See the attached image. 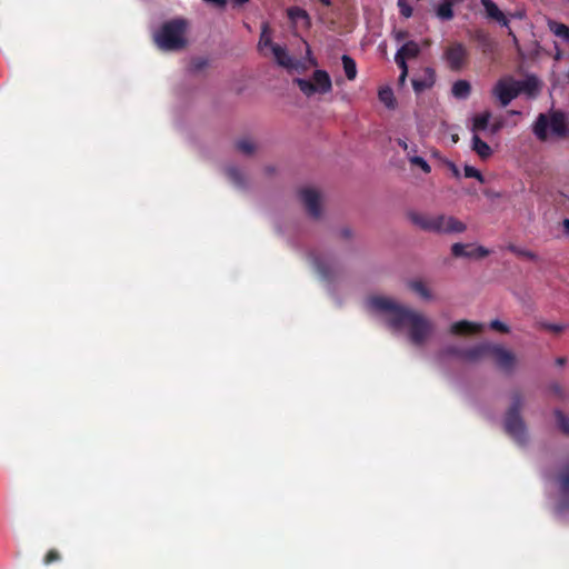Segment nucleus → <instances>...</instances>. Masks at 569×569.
<instances>
[{"label":"nucleus","mask_w":569,"mask_h":569,"mask_svg":"<svg viewBox=\"0 0 569 569\" xmlns=\"http://www.w3.org/2000/svg\"><path fill=\"white\" fill-rule=\"evenodd\" d=\"M563 232L569 236V219L566 218L562 220Z\"/></svg>","instance_id":"obj_48"},{"label":"nucleus","mask_w":569,"mask_h":569,"mask_svg":"<svg viewBox=\"0 0 569 569\" xmlns=\"http://www.w3.org/2000/svg\"><path fill=\"white\" fill-rule=\"evenodd\" d=\"M490 346L491 343H479L470 348H465V351H460L459 353L462 360L475 362L489 356Z\"/></svg>","instance_id":"obj_16"},{"label":"nucleus","mask_w":569,"mask_h":569,"mask_svg":"<svg viewBox=\"0 0 569 569\" xmlns=\"http://www.w3.org/2000/svg\"><path fill=\"white\" fill-rule=\"evenodd\" d=\"M537 327L540 328V329H543V330H548V331L555 332V333H560L565 329V326H562V325L550 323V322H547V321L538 322Z\"/></svg>","instance_id":"obj_34"},{"label":"nucleus","mask_w":569,"mask_h":569,"mask_svg":"<svg viewBox=\"0 0 569 569\" xmlns=\"http://www.w3.org/2000/svg\"><path fill=\"white\" fill-rule=\"evenodd\" d=\"M250 0H231L232 7L238 8L248 3Z\"/></svg>","instance_id":"obj_46"},{"label":"nucleus","mask_w":569,"mask_h":569,"mask_svg":"<svg viewBox=\"0 0 569 569\" xmlns=\"http://www.w3.org/2000/svg\"><path fill=\"white\" fill-rule=\"evenodd\" d=\"M549 30L557 37L563 39L569 43V27L565 23L555 20L548 21Z\"/></svg>","instance_id":"obj_25"},{"label":"nucleus","mask_w":569,"mask_h":569,"mask_svg":"<svg viewBox=\"0 0 569 569\" xmlns=\"http://www.w3.org/2000/svg\"><path fill=\"white\" fill-rule=\"evenodd\" d=\"M410 162L415 166L420 167L425 173H429L431 171V167L422 157L413 156L410 158Z\"/></svg>","instance_id":"obj_35"},{"label":"nucleus","mask_w":569,"mask_h":569,"mask_svg":"<svg viewBox=\"0 0 569 569\" xmlns=\"http://www.w3.org/2000/svg\"><path fill=\"white\" fill-rule=\"evenodd\" d=\"M399 7H400V12L403 17H406V18L411 17L412 9L409 6L402 3V0H399Z\"/></svg>","instance_id":"obj_42"},{"label":"nucleus","mask_w":569,"mask_h":569,"mask_svg":"<svg viewBox=\"0 0 569 569\" xmlns=\"http://www.w3.org/2000/svg\"><path fill=\"white\" fill-rule=\"evenodd\" d=\"M342 67L343 71H357V64L356 61L348 54L341 56Z\"/></svg>","instance_id":"obj_38"},{"label":"nucleus","mask_w":569,"mask_h":569,"mask_svg":"<svg viewBox=\"0 0 569 569\" xmlns=\"http://www.w3.org/2000/svg\"><path fill=\"white\" fill-rule=\"evenodd\" d=\"M451 91L457 99H467L471 92V86L467 80H458L453 83Z\"/></svg>","instance_id":"obj_24"},{"label":"nucleus","mask_w":569,"mask_h":569,"mask_svg":"<svg viewBox=\"0 0 569 569\" xmlns=\"http://www.w3.org/2000/svg\"><path fill=\"white\" fill-rule=\"evenodd\" d=\"M236 148L238 151L247 156L253 153L256 149L254 143L250 139L238 140L236 143Z\"/></svg>","instance_id":"obj_32"},{"label":"nucleus","mask_w":569,"mask_h":569,"mask_svg":"<svg viewBox=\"0 0 569 569\" xmlns=\"http://www.w3.org/2000/svg\"><path fill=\"white\" fill-rule=\"evenodd\" d=\"M299 198L310 217L317 219L321 216L320 194L317 190L303 188L299 191Z\"/></svg>","instance_id":"obj_9"},{"label":"nucleus","mask_w":569,"mask_h":569,"mask_svg":"<svg viewBox=\"0 0 569 569\" xmlns=\"http://www.w3.org/2000/svg\"><path fill=\"white\" fill-rule=\"evenodd\" d=\"M378 97L380 102L383 103L388 109L393 110L397 107V100L392 89L389 86L380 88Z\"/></svg>","instance_id":"obj_23"},{"label":"nucleus","mask_w":569,"mask_h":569,"mask_svg":"<svg viewBox=\"0 0 569 569\" xmlns=\"http://www.w3.org/2000/svg\"><path fill=\"white\" fill-rule=\"evenodd\" d=\"M207 3L213 4L217 8L223 9L227 6V0H203Z\"/></svg>","instance_id":"obj_45"},{"label":"nucleus","mask_w":569,"mask_h":569,"mask_svg":"<svg viewBox=\"0 0 569 569\" xmlns=\"http://www.w3.org/2000/svg\"><path fill=\"white\" fill-rule=\"evenodd\" d=\"M442 59L451 70H461L469 60V50L462 42H450L442 53Z\"/></svg>","instance_id":"obj_7"},{"label":"nucleus","mask_w":569,"mask_h":569,"mask_svg":"<svg viewBox=\"0 0 569 569\" xmlns=\"http://www.w3.org/2000/svg\"><path fill=\"white\" fill-rule=\"evenodd\" d=\"M368 307L387 316V322L393 330L408 329L409 339L415 346H422L433 331L432 322L422 313L407 308L395 300L372 296L368 299Z\"/></svg>","instance_id":"obj_1"},{"label":"nucleus","mask_w":569,"mask_h":569,"mask_svg":"<svg viewBox=\"0 0 569 569\" xmlns=\"http://www.w3.org/2000/svg\"><path fill=\"white\" fill-rule=\"evenodd\" d=\"M566 362H567V359L565 357H558L556 359V365L559 366V367L565 366Z\"/></svg>","instance_id":"obj_49"},{"label":"nucleus","mask_w":569,"mask_h":569,"mask_svg":"<svg viewBox=\"0 0 569 569\" xmlns=\"http://www.w3.org/2000/svg\"><path fill=\"white\" fill-rule=\"evenodd\" d=\"M490 118H491V112L488 110L482 113L476 114L472 118V127H471L473 134H478V132L486 130L489 127Z\"/></svg>","instance_id":"obj_22"},{"label":"nucleus","mask_w":569,"mask_h":569,"mask_svg":"<svg viewBox=\"0 0 569 569\" xmlns=\"http://www.w3.org/2000/svg\"><path fill=\"white\" fill-rule=\"evenodd\" d=\"M471 149L482 159L486 160L492 156L491 147L481 140L479 134L472 136V146Z\"/></svg>","instance_id":"obj_21"},{"label":"nucleus","mask_w":569,"mask_h":569,"mask_svg":"<svg viewBox=\"0 0 569 569\" xmlns=\"http://www.w3.org/2000/svg\"><path fill=\"white\" fill-rule=\"evenodd\" d=\"M288 16L290 19H307L308 18V13L306 10L301 9V8H298V7H293V8H290L288 10Z\"/></svg>","instance_id":"obj_40"},{"label":"nucleus","mask_w":569,"mask_h":569,"mask_svg":"<svg viewBox=\"0 0 569 569\" xmlns=\"http://www.w3.org/2000/svg\"><path fill=\"white\" fill-rule=\"evenodd\" d=\"M343 236H345V237H349V231H348V230H345V231H343Z\"/></svg>","instance_id":"obj_55"},{"label":"nucleus","mask_w":569,"mask_h":569,"mask_svg":"<svg viewBox=\"0 0 569 569\" xmlns=\"http://www.w3.org/2000/svg\"><path fill=\"white\" fill-rule=\"evenodd\" d=\"M460 351H465V348H458V347H449L447 348L446 352L448 355H451V356H455L459 359H461V355L459 353Z\"/></svg>","instance_id":"obj_43"},{"label":"nucleus","mask_w":569,"mask_h":569,"mask_svg":"<svg viewBox=\"0 0 569 569\" xmlns=\"http://www.w3.org/2000/svg\"><path fill=\"white\" fill-rule=\"evenodd\" d=\"M553 413L559 430L563 435L569 436V418L560 409H556Z\"/></svg>","instance_id":"obj_30"},{"label":"nucleus","mask_w":569,"mask_h":569,"mask_svg":"<svg viewBox=\"0 0 569 569\" xmlns=\"http://www.w3.org/2000/svg\"><path fill=\"white\" fill-rule=\"evenodd\" d=\"M435 83L433 73H428L423 79H412V87L416 93H420Z\"/></svg>","instance_id":"obj_27"},{"label":"nucleus","mask_w":569,"mask_h":569,"mask_svg":"<svg viewBox=\"0 0 569 569\" xmlns=\"http://www.w3.org/2000/svg\"><path fill=\"white\" fill-rule=\"evenodd\" d=\"M502 127H503V122L502 121H495L493 123L490 124L489 129H490V132L492 134H495L498 131H500Z\"/></svg>","instance_id":"obj_44"},{"label":"nucleus","mask_w":569,"mask_h":569,"mask_svg":"<svg viewBox=\"0 0 569 569\" xmlns=\"http://www.w3.org/2000/svg\"><path fill=\"white\" fill-rule=\"evenodd\" d=\"M346 76H347L348 80L352 81L356 79L357 73H346Z\"/></svg>","instance_id":"obj_51"},{"label":"nucleus","mask_w":569,"mask_h":569,"mask_svg":"<svg viewBox=\"0 0 569 569\" xmlns=\"http://www.w3.org/2000/svg\"><path fill=\"white\" fill-rule=\"evenodd\" d=\"M489 327H490V329L496 330L501 333H509V331H510V328L506 323H503L502 321H500L498 319L490 321Z\"/></svg>","instance_id":"obj_39"},{"label":"nucleus","mask_w":569,"mask_h":569,"mask_svg":"<svg viewBox=\"0 0 569 569\" xmlns=\"http://www.w3.org/2000/svg\"><path fill=\"white\" fill-rule=\"evenodd\" d=\"M399 146H401L403 149H407V143L405 141H399Z\"/></svg>","instance_id":"obj_53"},{"label":"nucleus","mask_w":569,"mask_h":569,"mask_svg":"<svg viewBox=\"0 0 569 569\" xmlns=\"http://www.w3.org/2000/svg\"><path fill=\"white\" fill-rule=\"evenodd\" d=\"M489 356H492L497 366L505 371H511L516 365V356L499 345L490 346Z\"/></svg>","instance_id":"obj_12"},{"label":"nucleus","mask_w":569,"mask_h":569,"mask_svg":"<svg viewBox=\"0 0 569 569\" xmlns=\"http://www.w3.org/2000/svg\"><path fill=\"white\" fill-rule=\"evenodd\" d=\"M523 401L525 398L521 390H512L510 392V405L503 418V427L506 433L509 435L520 446H525L528 441L527 427L521 417Z\"/></svg>","instance_id":"obj_3"},{"label":"nucleus","mask_w":569,"mask_h":569,"mask_svg":"<svg viewBox=\"0 0 569 569\" xmlns=\"http://www.w3.org/2000/svg\"><path fill=\"white\" fill-rule=\"evenodd\" d=\"M516 84L519 94L525 93L530 98H535L541 89V81L535 74H530L525 80L516 81Z\"/></svg>","instance_id":"obj_15"},{"label":"nucleus","mask_w":569,"mask_h":569,"mask_svg":"<svg viewBox=\"0 0 569 569\" xmlns=\"http://www.w3.org/2000/svg\"><path fill=\"white\" fill-rule=\"evenodd\" d=\"M550 391L558 398V399H565L566 392L562 386L558 382H552L549 386Z\"/></svg>","instance_id":"obj_41"},{"label":"nucleus","mask_w":569,"mask_h":569,"mask_svg":"<svg viewBox=\"0 0 569 569\" xmlns=\"http://www.w3.org/2000/svg\"><path fill=\"white\" fill-rule=\"evenodd\" d=\"M59 560H61V555L57 549H50L43 557V563L46 566L51 565L52 562H57Z\"/></svg>","instance_id":"obj_36"},{"label":"nucleus","mask_w":569,"mask_h":569,"mask_svg":"<svg viewBox=\"0 0 569 569\" xmlns=\"http://www.w3.org/2000/svg\"><path fill=\"white\" fill-rule=\"evenodd\" d=\"M509 250L518 256H521V257H525L527 259H530V260H536L537 259V256L535 252L530 251V250H523V249H519L517 248L516 246H509Z\"/></svg>","instance_id":"obj_37"},{"label":"nucleus","mask_w":569,"mask_h":569,"mask_svg":"<svg viewBox=\"0 0 569 569\" xmlns=\"http://www.w3.org/2000/svg\"><path fill=\"white\" fill-rule=\"evenodd\" d=\"M449 167H450V170L452 171L453 176L456 178H459L460 171H459L458 167L455 163H450Z\"/></svg>","instance_id":"obj_47"},{"label":"nucleus","mask_w":569,"mask_h":569,"mask_svg":"<svg viewBox=\"0 0 569 569\" xmlns=\"http://www.w3.org/2000/svg\"><path fill=\"white\" fill-rule=\"evenodd\" d=\"M425 71H426V72H429V71H433V70H432V69H430V68H427Z\"/></svg>","instance_id":"obj_57"},{"label":"nucleus","mask_w":569,"mask_h":569,"mask_svg":"<svg viewBox=\"0 0 569 569\" xmlns=\"http://www.w3.org/2000/svg\"><path fill=\"white\" fill-rule=\"evenodd\" d=\"M558 483L560 500L557 503L556 510L558 513H562L569 509V462L560 470Z\"/></svg>","instance_id":"obj_10"},{"label":"nucleus","mask_w":569,"mask_h":569,"mask_svg":"<svg viewBox=\"0 0 569 569\" xmlns=\"http://www.w3.org/2000/svg\"><path fill=\"white\" fill-rule=\"evenodd\" d=\"M509 113L510 114H519L520 112L519 111H515V110H510Z\"/></svg>","instance_id":"obj_54"},{"label":"nucleus","mask_w":569,"mask_h":569,"mask_svg":"<svg viewBox=\"0 0 569 569\" xmlns=\"http://www.w3.org/2000/svg\"><path fill=\"white\" fill-rule=\"evenodd\" d=\"M550 127V120L543 113H540L533 124V133L540 141H546L548 139L547 129Z\"/></svg>","instance_id":"obj_20"},{"label":"nucleus","mask_w":569,"mask_h":569,"mask_svg":"<svg viewBox=\"0 0 569 569\" xmlns=\"http://www.w3.org/2000/svg\"><path fill=\"white\" fill-rule=\"evenodd\" d=\"M452 7H453V4L451 3V1H443L437 8V16L441 20H446V21L451 20L453 18Z\"/></svg>","instance_id":"obj_28"},{"label":"nucleus","mask_w":569,"mask_h":569,"mask_svg":"<svg viewBox=\"0 0 569 569\" xmlns=\"http://www.w3.org/2000/svg\"><path fill=\"white\" fill-rule=\"evenodd\" d=\"M188 23L182 18L164 22L154 33L153 41L162 51H180L187 47Z\"/></svg>","instance_id":"obj_2"},{"label":"nucleus","mask_w":569,"mask_h":569,"mask_svg":"<svg viewBox=\"0 0 569 569\" xmlns=\"http://www.w3.org/2000/svg\"><path fill=\"white\" fill-rule=\"evenodd\" d=\"M550 129L558 137L567 136V121L562 112L556 111L550 116Z\"/></svg>","instance_id":"obj_19"},{"label":"nucleus","mask_w":569,"mask_h":569,"mask_svg":"<svg viewBox=\"0 0 569 569\" xmlns=\"http://www.w3.org/2000/svg\"><path fill=\"white\" fill-rule=\"evenodd\" d=\"M312 262L322 280L331 282L336 279L339 272V267L335 260L315 256L312 258Z\"/></svg>","instance_id":"obj_11"},{"label":"nucleus","mask_w":569,"mask_h":569,"mask_svg":"<svg viewBox=\"0 0 569 569\" xmlns=\"http://www.w3.org/2000/svg\"><path fill=\"white\" fill-rule=\"evenodd\" d=\"M293 82L307 97L315 93H325L331 89L329 73H311L309 79L296 78Z\"/></svg>","instance_id":"obj_6"},{"label":"nucleus","mask_w":569,"mask_h":569,"mask_svg":"<svg viewBox=\"0 0 569 569\" xmlns=\"http://www.w3.org/2000/svg\"><path fill=\"white\" fill-rule=\"evenodd\" d=\"M492 94L499 100L501 107H507L519 96L516 81L499 80L492 89Z\"/></svg>","instance_id":"obj_8"},{"label":"nucleus","mask_w":569,"mask_h":569,"mask_svg":"<svg viewBox=\"0 0 569 569\" xmlns=\"http://www.w3.org/2000/svg\"><path fill=\"white\" fill-rule=\"evenodd\" d=\"M272 44H274V43L272 42V39H271V30H270L269 23L263 22L261 26V33H260V39H259V43H258L259 49L261 51H264V49L270 48V50H271Z\"/></svg>","instance_id":"obj_26"},{"label":"nucleus","mask_w":569,"mask_h":569,"mask_svg":"<svg viewBox=\"0 0 569 569\" xmlns=\"http://www.w3.org/2000/svg\"><path fill=\"white\" fill-rule=\"evenodd\" d=\"M409 287L411 290L417 292L419 296H421L423 299H431V292L427 288V286L421 280H415L409 283Z\"/></svg>","instance_id":"obj_31"},{"label":"nucleus","mask_w":569,"mask_h":569,"mask_svg":"<svg viewBox=\"0 0 569 569\" xmlns=\"http://www.w3.org/2000/svg\"><path fill=\"white\" fill-rule=\"evenodd\" d=\"M483 326L481 323L460 320L451 325L450 333L455 336L473 335L480 332Z\"/></svg>","instance_id":"obj_17"},{"label":"nucleus","mask_w":569,"mask_h":569,"mask_svg":"<svg viewBox=\"0 0 569 569\" xmlns=\"http://www.w3.org/2000/svg\"><path fill=\"white\" fill-rule=\"evenodd\" d=\"M480 2L485 8L487 18L495 20L505 27L508 26V19L492 0H480Z\"/></svg>","instance_id":"obj_18"},{"label":"nucleus","mask_w":569,"mask_h":569,"mask_svg":"<svg viewBox=\"0 0 569 569\" xmlns=\"http://www.w3.org/2000/svg\"><path fill=\"white\" fill-rule=\"evenodd\" d=\"M452 140L457 141L458 140V136L452 137Z\"/></svg>","instance_id":"obj_56"},{"label":"nucleus","mask_w":569,"mask_h":569,"mask_svg":"<svg viewBox=\"0 0 569 569\" xmlns=\"http://www.w3.org/2000/svg\"><path fill=\"white\" fill-rule=\"evenodd\" d=\"M567 134H569V126H567Z\"/></svg>","instance_id":"obj_58"},{"label":"nucleus","mask_w":569,"mask_h":569,"mask_svg":"<svg viewBox=\"0 0 569 569\" xmlns=\"http://www.w3.org/2000/svg\"><path fill=\"white\" fill-rule=\"evenodd\" d=\"M469 246L463 243H453L451 247V252L455 257H467V258H477L482 259L489 254V250L482 246H478L471 250H467Z\"/></svg>","instance_id":"obj_14"},{"label":"nucleus","mask_w":569,"mask_h":569,"mask_svg":"<svg viewBox=\"0 0 569 569\" xmlns=\"http://www.w3.org/2000/svg\"><path fill=\"white\" fill-rule=\"evenodd\" d=\"M227 177L229 180L236 184L237 187H243L244 186V178L240 169L236 167H229L226 170Z\"/></svg>","instance_id":"obj_29"},{"label":"nucleus","mask_w":569,"mask_h":569,"mask_svg":"<svg viewBox=\"0 0 569 569\" xmlns=\"http://www.w3.org/2000/svg\"><path fill=\"white\" fill-rule=\"evenodd\" d=\"M299 46L305 50V56L300 58H292L287 49L280 44H272V56L277 63L284 68H301L307 70L311 67H317V60L312 57L309 43L300 39Z\"/></svg>","instance_id":"obj_5"},{"label":"nucleus","mask_w":569,"mask_h":569,"mask_svg":"<svg viewBox=\"0 0 569 569\" xmlns=\"http://www.w3.org/2000/svg\"><path fill=\"white\" fill-rule=\"evenodd\" d=\"M463 171H465L466 178H475L481 183L485 182V178H483L482 173L475 167L466 164L463 168Z\"/></svg>","instance_id":"obj_33"},{"label":"nucleus","mask_w":569,"mask_h":569,"mask_svg":"<svg viewBox=\"0 0 569 569\" xmlns=\"http://www.w3.org/2000/svg\"><path fill=\"white\" fill-rule=\"evenodd\" d=\"M420 53V47L415 41H407L397 51L395 60L401 71H408L407 61L415 59Z\"/></svg>","instance_id":"obj_13"},{"label":"nucleus","mask_w":569,"mask_h":569,"mask_svg":"<svg viewBox=\"0 0 569 569\" xmlns=\"http://www.w3.org/2000/svg\"><path fill=\"white\" fill-rule=\"evenodd\" d=\"M323 6L329 7L331 4V0H319Z\"/></svg>","instance_id":"obj_52"},{"label":"nucleus","mask_w":569,"mask_h":569,"mask_svg":"<svg viewBox=\"0 0 569 569\" xmlns=\"http://www.w3.org/2000/svg\"><path fill=\"white\" fill-rule=\"evenodd\" d=\"M407 76H408V73H400V77H399L400 83H405Z\"/></svg>","instance_id":"obj_50"},{"label":"nucleus","mask_w":569,"mask_h":569,"mask_svg":"<svg viewBox=\"0 0 569 569\" xmlns=\"http://www.w3.org/2000/svg\"><path fill=\"white\" fill-rule=\"evenodd\" d=\"M409 218L413 224L429 232L461 233L467 229V226L462 221L446 214L428 216L423 213L411 212Z\"/></svg>","instance_id":"obj_4"}]
</instances>
